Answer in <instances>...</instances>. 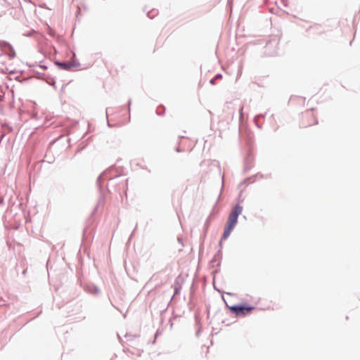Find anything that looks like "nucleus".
Returning <instances> with one entry per match:
<instances>
[{"label": "nucleus", "mask_w": 360, "mask_h": 360, "mask_svg": "<svg viewBox=\"0 0 360 360\" xmlns=\"http://www.w3.org/2000/svg\"><path fill=\"white\" fill-rule=\"evenodd\" d=\"M243 207L237 205L235 206L229 214L228 221L224 228V233L220 240V245L224 240H226L231 234L238 221V216L242 213Z\"/></svg>", "instance_id": "1"}, {"label": "nucleus", "mask_w": 360, "mask_h": 360, "mask_svg": "<svg viewBox=\"0 0 360 360\" xmlns=\"http://www.w3.org/2000/svg\"><path fill=\"white\" fill-rule=\"evenodd\" d=\"M231 313L234 314L237 316H243L250 314L255 307L252 306L246 305H234L229 307Z\"/></svg>", "instance_id": "2"}, {"label": "nucleus", "mask_w": 360, "mask_h": 360, "mask_svg": "<svg viewBox=\"0 0 360 360\" xmlns=\"http://www.w3.org/2000/svg\"><path fill=\"white\" fill-rule=\"evenodd\" d=\"M318 123L316 115L313 111H307L302 115V127L306 128Z\"/></svg>", "instance_id": "3"}, {"label": "nucleus", "mask_w": 360, "mask_h": 360, "mask_svg": "<svg viewBox=\"0 0 360 360\" xmlns=\"http://www.w3.org/2000/svg\"><path fill=\"white\" fill-rule=\"evenodd\" d=\"M1 52L8 55L10 58H13L15 56V50L6 42H1Z\"/></svg>", "instance_id": "4"}]
</instances>
